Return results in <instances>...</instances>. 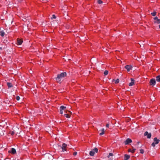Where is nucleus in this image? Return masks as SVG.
Wrapping results in <instances>:
<instances>
[{"instance_id": "obj_16", "label": "nucleus", "mask_w": 160, "mask_h": 160, "mask_svg": "<svg viewBox=\"0 0 160 160\" xmlns=\"http://www.w3.org/2000/svg\"><path fill=\"white\" fill-rule=\"evenodd\" d=\"M156 80L158 82H160V75H158L156 77Z\"/></svg>"}, {"instance_id": "obj_7", "label": "nucleus", "mask_w": 160, "mask_h": 160, "mask_svg": "<svg viewBox=\"0 0 160 160\" xmlns=\"http://www.w3.org/2000/svg\"><path fill=\"white\" fill-rule=\"evenodd\" d=\"M132 142V140L130 138H127L124 141V144L125 145H128Z\"/></svg>"}, {"instance_id": "obj_12", "label": "nucleus", "mask_w": 160, "mask_h": 160, "mask_svg": "<svg viewBox=\"0 0 160 160\" xmlns=\"http://www.w3.org/2000/svg\"><path fill=\"white\" fill-rule=\"evenodd\" d=\"M131 82H130L129 84V86H133V85H134V80L132 78H131Z\"/></svg>"}, {"instance_id": "obj_6", "label": "nucleus", "mask_w": 160, "mask_h": 160, "mask_svg": "<svg viewBox=\"0 0 160 160\" xmlns=\"http://www.w3.org/2000/svg\"><path fill=\"white\" fill-rule=\"evenodd\" d=\"M8 153L14 155L16 153V152L15 148H12L8 151Z\"/></svg>"}, {"instance_id": "obj_26", "label": "nucleus", "mask_w": 160, "mask_h": 160, "mask_svg": "<svg viewBox=\"0 0 160 160\" xmlns=\"http://www.w3.org/2000/svg\"><path fill=\"white\" fill-rule=\"evenodd\" d=\"M119 80L118 79H117L115 81V83H119Z\"/></svg>"}, {"instance_id": "obj_14", "label": "nucleus", "mask_w": 160, "mask_h": 160, "mask_svg": "<svg viewBox=\"0 0 160 160\" xmlns=\"http://www.w3.org/2000/svg\"><path fill=\"white\" fill-rule=\"evenodd\" d=\"M7 85L8 87V88H12L13 87V86L11 82H7Z\"/></svg>"}, {"instance_id": "obj_27", "label": "nucleus", "mask_w": 160, "mask_h": 160, "mask_svg": "<svg viewBox=\"0 0 160 160\" xmlns=\"http://www.w3.org/2000/svg\"><path fill=\"white\" fill-rule=\"evenodd\" d=\"M113 155V154L112 153H109V155L108 156H107V157L108 158H109L110 156H112Z\"/></svg>"}, {"instance_id": "obj_20", "label": "nucleus", "mask_w": 160, "mask_h": 160, "mask_svg": "<svg viewBox=\"0 0 160 160\" xmlns=\"http://www.w3.org/2000/svg\"><path fill=\"white\" fill-rule=\"evenodd\" d=\"M151 14L152 16H155L156 14V12L155 11L151 13Z\"/></svg>"}, {"instance_id": "obj_2", "label": "nucleus", "mask_w": 160, "mask_h": 160, "mask_svg": "<svg viewBox=\"0 0 160 160\" xmlns=\"http://www.w3.org/2000/svg\"><path fill=\"white\" fill-rule=\"evenodd\" d=\"M67 145L66 144L63 143L62 146L60 145H58V150L60 151L64 152L67 151Z\"/></svg>"}, {"instance_id": "obj_33", "label": "nucleus", "mask_w": 160, "mask_h": 160, "mask_svg": "<svg viewBox=\"0 0 160 160\" xmlns=\"http://www.w3.org/2000/svg\"><path fill=\"white\" fill-rule=\"evenodd\" d=\"M154 19V20H157V19H158V18L157 17H155Z\"/></svg>"}, {"instance_id": "obj_30", "label": "nucleus", "mask_w": 160, "mask_h": 160, "mask_svg": "<svg viewBox=\"0 0 160 160\" xmlns=\"http://www.w3.org/2000/svg\"><path fill=\"white\" fill-rule=\"evenodd\" d=\"M77 152H74L73 153V155L74 156H75L77 155Z\"/></svg>"}, {"instance_id": "obj_28", "label": "nucleus", "mask_w": 160, "mask_h": 160, "mask_svg": "<svg viewBox=\"0 0 160 160\" xmlns=\"http://www.w3.org/2000/svg\"><path fill=\"white\" fill-rule=\"evenodd\" d=\"M20 97L18 96H17L16 97V99L18 101L20 99Z\"/></svg>"}, {"instance_id": "obj_23", "label": "nucleus", "mask_w": 160, "mask_h": 160, "mask_svg": "<svg viewBox=\"0 0 160 160\" xmlns=\"http://www.w3.org/2000/svg\"><path fill=\"white\" fill-rule=\"evenodd\" d=\"M104 73L105 75H106L108 74V71L107 70H105L104 71Z\"/></svg>"}, {"instance_id": "obj_11", "label": "nucleus", "mask_w": 160, "mask_h": 160, "mask_svg": "<svg viewBox=\"0 0 160 160\" xmlns=\"http://www.w3.org/2000/svg\"><path fill=\"white\" fill-rule=\"evenodd\" d=\"M145 136H147V138H150L151 136V133H149L148 132H146L144 134Z\"/></svg>"}, {"instance_id": "obj_31", "label": "nucleus", "mask_w": 160, "mask_h": 160, "mask_svg": "<svg viewBox=\"0 0 160 160\" xmlns=\"http://www.w3.org/2000/svg\"><path fill=\"white\" fill-rule=\"evenodd\" d=\"M60 113L61 114H62L63 113V111L61 110H60Z\"/></svg>"}, {"instance_id": "obj_29", "label": "nucleus", "mask_w": 160, "mask_h": 160, "mask_svg": "<svg viewBox=\"0 0 160 160\" xmlns=\"http://www.w3.org/2000/svg\"><path fill=\"white\" fill-rule=\"evenodd\" d=\"M52 18L55 19L56 18V16L55 15H53L52 16Z\"/></svg>"}, {"instance_id": "obj_25", "label": "nucleus", "mask_w": 160, "mask_h": 160, "mask_svg": "<svg viewBox=\"0 0 160 160\" xmlns=\"http://www.w3.org/2000/svg\"><path fill=\"white\" fill-rule=\"evenodd\" d=\"M98 4H101L102 3V1L101 0H98Z\"/></svg>"}, {"instance_id": "obj_21", "label": "nucleus", "mask_w": 160, "mask_h": 160, "mask_svg": "<svg viewBox=\"0 0 160 160\" xmlns=\"http://www.w3.org/2000/svg\"><path fill=\"white\" fill-rule=\"evenodd\" d=\"M155 22L157 23L158 24L160 23V19H157V20L155 21Z\"/></svg>"}, {"instance_id": "obj_15", "label": "nucleus", "mask_w": 160, "mask_h": 160, "mask_svg": "<svg viewBox=\"0 0 160 160\" xmlns=\"http://www.w3.org/2000/svg\"><path fill=\"white\" fill-rule=\"evenodd\" d=\"M101 131H102L99 134V135L101 136L103 135L104 133V132H105L104 129V128H102L101 129Z\"/></svg>"}, {"instance_id": "obj_5", "label": "nucleus", "mask_w": 160, "mask_h": 160, "mask_svg": "<svg viewBox=\"0 0 160 160\" xmlns=\"http://www.w3.org/2000/svg\"><path fill=\"white\" fill-rule=\"evenodd\" d=\"M65 112L66 113H68L64 114V116L67 118H70V116L72 114V112H71L68 110H65Z\"/></svg>"}, {"instance_id": "obj_8", "label": "nucleus", "mask_w": 160, "mask_h": 160, "mask_svg": "<svg viewBox=\"0 0 160 160\" xmlns=\"http://www.w3.org/2000/svg\"><path fill=\"white\" fill-rule=\"evenodd\" d=\"M132 66L131 65H127L125 66V68L126 69L128 72H129L132 68Z\"/></svg>"}, {"instance_id": "obj_9", "label": "nucleus", "mask_w": 160, "mask_h": 160, "mask_svg": "<svg viewBox=\"0 0 160 160\" xmlns=\"http://www.w3.org/2000/svg\"><path fill=\"white\" fill-rule=\"evenodd\" d=\"M150 83L151 85H155L156 84V81L155 79L154 78L151 79L150 82Z\"/></svg>"}, {"instance_id": "obj_34", "label": "nucleus", "mask_w": 160, "mask_h": 160, "mask_svg": "<svg viewBox=\"0 0 160 160\" xmlns=\"http://www.w3.org/2000/svg\"><path fill=\"white\" fill-rule=\"evenodd\" d=\"M159 28H160V25H159Z\"/></svg>"}, {"instance_id": "obj_4", "label": "nucleus", "mask_w": 160, "mask_h": 160, "mask_svg": "<svg viewBox=\"0 0 160 160\" xmlns=\"http://www.w3.org/2000/svg\"><path fill=\"white\" fill-rule=\"evenodd\" d=\"M95 152L97 153L98 152V149L95 148L94 149H93L90 152L89 154L91 156H93L95 154Z\"/></svg>"}, {"instance_id": "obj_10", "label": "nucleus", "mask_w": 160, "mask_h": 160, "mask_svg": "<svg viewBox=\"0 0 160 160\" xmlns=\"http://www.w3.org/2000/svg\"><path fill=\"white\" fill-rule=\"evenodd\" d=\"M23 42V41L22 39L18 38L17 39V44L18 45H20L22 44V42Z\"/></svg>"}, {"instance_id": "obj_1", "label": "nucleus", "mask_w": 160, "mask_h": 160, "mask_svg": "<svg viewBox=\"0 0 160 160\" xmlns=\"http://www.w3.org/2000/svg\"><path fill=\"white\" fill-rule=\"evenodd\" d=\"M67 76V73L66 72H64L58 74L57 77L56 78V81L58 83H60L61 82L62 78Z\"/></svg>"}, {"instance_id": "obj_19", "label": "nucleus", "mask_w": 160, "mask_h": 160, "mask_svg": "<svg viewBox=\"0 0 160 160\" xmlns=\"http://www.w3.org/2000/svg\"><path fill=\"white\" fill-rule=\"evenodd\" d=\"M1 35L2 37H3L5 35V33L3 31H1L0 32Z\"/></svg>"}, {"instance_id": "obj_22", "label": "nucleus", "mask_w": 160, "mask_h": 160, "mask_svg": "<svg viewBox=\"0 0 160 160\" xmlns=\"http://www.w3.org/2000/svg\"><path fill=\"white\" fill-rule=\"evenodd\" d=\"M140 153L142 154H143L144 152V150L142 149H140Z\"/></svg>"}, {"instance_id": "obj_3", "label": "nucleus", "mask_w": 160, "mask_h": 160, "mask_svg": "<svg viewBox=\"0 0 160 160\" xmlns=\"http://www.w3.org/2000/svg\"><path fill=\"white\" fill-rule=\"evenodd\" d=\"M154 142L152 144V145L153 147H154L155 146L156 144H158L160 140L158 139L156 137L154 138Z\"/></svg>"}, {"instance_id": "obj_18", "label": "nucleus", "mask_w": 160, "mask_h": 160, "mask_svg": "<svg viewBox=\"0 0 160 160\" xmlns=\"http://www.w3.org/2000/svg\"><path fill=\"white\" fill-rule=\"evenodd\" d=\"M66 108V107L63 106H62L60 107V110H64Z\"/></svg>"}, {"instance_id": "obj_24", "label": "nucleus", "mask_w": 160, "mask_h": 160, "mask_svg": "<svg viewBox=\"0 0 160 160\" xmlns=\"http://www.w3.org/2000/svg\"><path fill=\"white\" fill-rule=\"evenodd\" d=\"M10 134H11V135L13 136L15 133V132L14 131H11L9 133Z\"/></svg>"}, {"instance_id": "obj_13", "label": "nucleus", "mask_w": 160, "mask_h": 160, "mask_svg": "<svg viewBox=\"0 0 160 160\" xmlns=\"http://www.w3.org/2000/svg\"><path fill=\"white\" fill-rule=\"evenodd\" d=\"M130 158V156L127 154H125L124 155V160H128Z\"/></svg>"}, {"instance_id": "obj_32", "label": "nucleus", "mask_w": 160, "mask_h": 160, "mask_svg": "<svg viewBox=\"0 0 160 160\" xmlns=\"http://www.w3.org/2000/svg\"><path fill=\"white\" fill-rule=\"evenodd\" d=\"M109 125L108 124H107L106 125V127L107 128H109Z\"/></svg>"}, {"instance_id": "obj_17", "label": "nucleus", "mask_w": 160, "mask_h": 160, "mask_svg": "<svg viewBox=\"0 0 160 160\" xmlns=\"http://www.w3.org/2000/svg\"><path fill=\"white\" fill-rule=\"evenodd\" d=\"M135 149H132V150L131 149H129L128 150V152H131L132 153H133L135 152Z\"/></svg>"}]
</instances>
